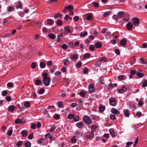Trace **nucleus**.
<instances>
[{"mask_svg":"<svg viewBox=\"0 0 147 147\" xmlns=\"http://www.w3.org/2000/svg\"><path fill=\"white\" fill-rule=\"evenodd\" d=\"M43 79L42 81L46 86H48L50 83L51 80L48 77V74L46 73H44L42 75Z\"/></svg>","mask_w":147,"mask_h":147,"instance_id":"1","label":"nucleus"},{"mask_svg":"<svg viewBox=\"0 0 147 147\" xmlns=\"http://www.w3.org/2000/svg\"><path fill=\"white\" fill-rule=\"evenodd\" d=\"M21 134L23 137L26 136L28 135V133L26 130H23L21 131Z\"/></svg>","mask_w":147,"mask_h":147,"instance_id":"16","label":"nucleus"},{"mask_svg":"<svg viewBox=\"0 0 147 147\" xmlns=\"http://www.w3.org/2000/svg\"><path fill=\"white\" fill-rule=\"evenodd\" d=\"M132 23L135 25H138L139 24V19L136 18H134L132 20Z\"/></svg>","mask_w":147,"mask_h":147,"instance_id":"7","label":"nucleus"},{"mask_svg":"<svg viewBox=\"0 0 147 147\" xmlns=\"http://www.w3.org/2000/svg\"><path fill=\"white\" fill-rule=\"evenodd\" d=\"M15 7L14 6H9L7 7V10L9 12H11L14 10Z\"/></svg>","mask_w":147,"mask_h":147,"instance_id":"21","label":"nucleus"},{"mask_svg":"<svg viewBox=\"0 0 147 147\" xmlns=\"http://www.w3.org/2000/svg\"><path fill=\"white\" fill-rule=\"evenodd\" d=\"M73 119L75 121H79L80 118L79 116L78 115H74Z\"/></svg>","mask_w":147,"mask_h":147,"instance_id":"26","label":"nucleus"},{"mask_svg":"<svg viewBox=\"0 0 147 147\" xmlns=\"http://www.w3.org/2000/svg\"><path fill=\"white\" fill-rule=\"evenodd\" d=\"M88 69L86 67H85L83 71V73L84 74H86L88 72Z\"/></svg>","mask_w":147,"mask_h":147,"instance_id":"46","label":"nucleus"},{"mask_svg":"<svg viewBox=\"0 0 147 147\" xmlns=\"http://www.w3.org/2000/svg\"><path fill=\"white\" fill-rule=\"evenodd\" d=\"M22 120L20 119H17L15 120V123L16 124H19L22 123Z\"/></svg>","mask_w":147,"mask_h":147,"instance_id":"37","label":"nucleus"},{"mask_svg":"<svg viewBox=\"0 0 147 147\" xmlns=\"http://www.w3.org/2000/svg\"><path fill=\"white\" fill-rule=\"evenodd\" d=\"M22 3L20 2H19L17 5V7L16 8L17 9L21 8L22 7Z\"/></svg>","mask_w":147,"mask_h":147,"instance_id":"58","label":"nucleus"},{"mask_svg":"<svg viewBox=\"0 0 147 147\" xmlns=\"http://www.w3.org/2000/svg\"><path fill=\"white\" fill-rule=\"evenodd\" d=\"M59 118L60 116L58 114H56L54 116V118L56 120L58 119Z\"/></svg>","mask_w":147,"mask_h":147,"instance_id":"55","label":"nucleus"},{"mask_svg":"<svg viewBox=\"0 0 147 147\" xmlns=\"http://www.w3.org/2000/svg\"><path fill=\"white\" fill-rule=\"evenodd\" d=\"M64 29L65 30V31L64 32V34L65 35H66V32L70 33L71 32V30L69 28V27L68 26H65L64 28Z\"/></svg>","mask_w":147,"mask_h":147,"instance_id":"14","label":"nucleus"},{"mask_svg":"<svg viewBox=\"0 0 147 147\" xmlns=\"http://www.w3.org/2000/svg\"><path fill=\"white\" fill-rule=\"evenodd\" d=\"M88 34V32H83L80 33V36L81 37L86 36Z\"/></svg>","mask_w":147,"mask_h":147,"instance_id":"27","label":"nucleus"},{"mask_svg":"<svg viewBox=\"0 0 147 147\" xmlns=\"http://www.w3.org/2000/svg\"><path fill=\"white\" fill-rule=\"evenodd\" d=\"M98 127L95 125H92L90 126L91 131H92L94 133L95 131V130Z\"/></svg>","mask_w":147,"mask_h":147,"instance_id":"17","label":"nucleus"},{"mask_svg":"<svg viewBox=\"0 0 147 147\" xmlns=\"http://www.w3.org/2000/svg\"><path fill=\"white\" fill-rule=\"evenodd\" d=\"M25 146L26 147H30L31 143L30 142H26L25 143Z\"/></svg>","mask_w":147,"mask_h":147,"instance_id":"40","label":"nucleus"},{"mask_svg":"<svg viewBox=\"0 0 147 147\" xmlns=\"http://www.w3.org/2000/svg\"><path fill=\"white\" fill-rule=\"evenodd\" d=\"M109 131L112 137H114L115 136V132L113 129H110Z\"/></svg>","mask_w":147,"mask_h":147,"instance_id":"22","label":"nucleus"},{"mask_svg":"<svg viewBox=\"0 0 147 147\" xmlns=\"http://www.w3.org/2000/svg\"><path fill=\"white\" fill-rule=\"evenodd\" d=\"M95 46L96 48H100L102 47V45L100 41H98L95 43Z\"/></svg>","mask_w":147,"mask_h":147,"instance_id":"19","label":"nucleus"},{"mask_svg":"<svg viewBox=\"0 0 147 147\" xmlns=\"http://www.w3.org/2000/svg\"><path fill=\"white\" fill-rule=\"evenodd\" d=\"M126 28L129 30H130L133 28V25L131 23L128 22L126 25Z\"/></svg>","mask_w":147,"mask_h":147,"instance_id":"9","label":"nucleus"},{"mask_svg":"<svg viewBox=\"0 0 147 147\" xmlns=\"http://www.w3.org/2000/svg\"><path fill=\"white\" fill-rule=\"evenodd\" d=\"M118 78L119 80H123L124 79V76L123 75H120L119 76Z\"/></svg>","mask_w":147,"mask_h":147,"instance_id":"47","label":"nucleus"},{"mask_svg":"<svg viewBox=\"0 0 147 147\" xmlns=\"http://www.w3.org/2000/svg\"><path fill=\"white\" fill-rule=\"evenodd\" d=\"M124 13V12L123 11H119L118 13V14L119 15L120 17H122Z\"/></svg>","mask_w":147,"mask_h":147,"instance_id":"61","label":"nucleus"},{"mask_svg":"<svg viewBox=\"0 0 147 147\" xmlns=\"http://www.w3.org/2000/svg\"><path fill=\"white\" fill-rule=\"evenodd\" d=\"M61 71L63 72H65L66 71V67L65 66L63 67L61 69Z\"/></svg>","mask_w":147,"mask_h":147,"instance_id":"60","label":"nucleus"},{"mask_svg":"<svg viewBox=\"0 0 147 147\" xmlns=\"http://www.w3.org/2000/svg\"><path fill=\"white\" fill-rule=\"evenodd\" d=\"M13 131L11 130H9L7 132V134L8 136H10L12 135Z\"/></svg>","mask_w":147,"mask_h":147,"instance_id":"52","label":"nucleus"},{"mask_svg":"<svg viewBox=\"0 0 147 147\" xmlns=\"http://www.w3.org/2000/svg\"><path fill=\"white\" fill-rule=\"evenodd\" d=\"M74 115L73 114H69L68 116V118L69 119H73Z\"/></svg>","mask_w":147,"mask_h":147,"instance_id":"44","label":"nucleus"},{"mask_svg":"<svg viewBox=\"0 0 147 147\" xmlns=\"http://www.w3.org/2000/svg\"><path fill=\"white\" fill-rule=\"evenodd\" d=\"M45 91V90L43 88H41L38 92V93L39 94H42Z\"/></svg>","mask_w":147,"mask_h":147,"instance_id":"49","label":"nucleus"},{"mask_svg":"<svg viewBox=\"0 0 147 147\" xmlns=\"http://www.w3.org/2000/svg\"><path fill=\"white\" fill-rule=\"evenodd\" d=\"M58 107L59 108H62L63 107V105L62 104V101H59L58 102Z\"/></svg>","mask_w":147,"mask_h":147,"instance_id":"31","label":"nucleus"},{"mask_svg":"<svg viewBox=\"0 0 147 147\" xmlns=\"http://www.w3.org/2000/svg\"><path fill=\"white\" fill-rule=\"evenodd\" d=\"M54 21L51 19H49L47 21V23L49 25L52 24L54 23Z\"/></svg>","mask_w":147,"mask_h":147,"instance_id":"32","label":"nucleus"},{"mask_svg":"<svg viewBox=\"0 0 147 147\" xmlns=\"http://www.w3.org/2000/svg\"><path fill=\"white\" fill-rule=\"evenodd\" d=\"M147 86V80H145L143 81V82L142 84L143 87H145Z\"/></svg>","mask_w":147,"mask_h":147,"instance_id":"42","label":"nucleus"},{"mask_svg":"<svg viewBox=\"0 0 147 147\" xmlns=\"http://www.w3.org/2000/svg\"><path fill=\"white\" fill-rule=\"evenodd\" d=\"M55 76H60L61 74V72L60 71H57L55 72L54 74Z\"/></svg>","mask_w":147,"mask_h":147,"instance_id":"53","label":"nucleus"},{"mask_svg":"<svg viewBox=\"0 0 147 147\" xmlns=\"http://www.w3.org/2000/svg\"><path fill=\"white\" fill-rule=\"evenodd\" d=\"M92 5L95 7H98L99 5V4L97 2H94L92 3Z\"/></svg>","mask_w":147,"mask_h":147,"instance_id":"34","label":"nucleus"},{"mask_svg":"<svg viewBox=\"0 0 147 147\" xmlns=\"http://www.w3.org/2000/svg\"><path fill=\"white\" fill-rule=\"evenodd\" d=\"M95 91L94 85L93 84H90L89 86V91L90 93L94 92Z\"/></svg>","mask_w":147,"mask_h":147,"instance_id":"5","label":"nucleus"},{"mask_svg":"<svg viewBox=\"0 0 147 147\" xmlns=\"http://www.w3.org/2000/svg\"><path fill=\"white\" fill-rule=\"evenodd\" d=\"M41 83V80L39 79H37L35 82V84L36 85H39Z\"/></svg>","mask_w":147,"mask_h":147,"instance_id":"33","label":"nucleus"},{"mask_svg":"<svg viewBox=\"0 0 147 147\" xmlns=\"http://www.w3.org/2000/svg\"><path fill=\"white\" fill-rule=\"evenodd\" d=\"M94 136V134L92 131L88 132L84 137V140H92Z\"/></svg>","mask_w":147,"mask_h":147,"instance_id":"3","label":"nucleus"},{"mask_svg":"<svg viewBox=\"0 0 147 147\" xmlns=\"http://www.w3.org/2000/svg\"><path fill=\"white\" fill-rule=\"evenodd\" d=\"M16 108V107L14 105H11L9 106L8 109L9 111H10L11 112H13L14 110H15Z\"/></svg>","mask_w":147,"mask_h":147,"instance_id":"12","label":"nucleus"},{"mask_svg":"<svg viewBox=\"0 0 147 147\" xmlns=\"http://www.w3.org/2000/svg\"><path fill=\"white\" fill-rule=\"evenodd\" d=\"M23 144V142L22 141H18L16 144V146L18 147H20Z\"/></svg>","mask_w":147,"mask_h":147,"instance_id":"43","label":"nucleus"},{"mask_svg":"<svg viewBox=\"0 0 147 147\" xmlns=\"http://www.w3.org/2000/svg\"><path fill=\"white\" fill-rule=\"evenodd\" d=\"M90 55L89 53H87L84 55L83 57L85 59H87L90 56Z\"/></svg>","mask_w":147,"mask_h":147,"instance_id":"35","label":"nucleus"},{"mask_svg":"<svg viewBox=\"0 0 147 147\" xmlns=\"http://www.w3.org/2000/svg\"><path fill=\"white\" fill-rule=\"evenodd\" d=\"M56 127L54 126H52L51 127V128L49 129L48 130H49V132H53L55 129Z\"/></svg>","mask_w":147,"mask_h":147,"instance_id":"39","label":"nucleus"},{"mask_svg":"<svg viewBox=\"0 0 147 147\" xmlns=\"http://www.w3.org/2000/svg\"><path fill=\"white\" fill-rule=\"evenodd\" d=\"M111 112L114 114H119L120 112L116 109L115 108H112L111 109Z\"/></svg>","mask_w":147,"mask_h":147,"instance_id":"11","label":"nucleus"},{"mask_svg":"<svg viewBox=\"0 0 147 147\" xmlns=\"http://www.w3.org/2000/svg\"><path fill=\"white\" fill-rule=\"evenodd\" d=\"M62 24V22L61 20L60 19L58 20L57 22V26H61Z\"/></svg>","mask_w":147,"mask_h":147,"instance_id":"38","label":"nucleus"},{"mask_svg":"<svg viewBox=\"0 0 147 147\" xmlns=\"http://www.w3.org/2000/svg\"><path fill=\"white\" fill-rule=\"evenodd\" d=\"M109 102L111 105L115 106L116 105L117 100L114 98H111L109 99Z\"/></svg>","mask_w":147,"mask_h":147,"instance_id":"4","label":"nucleus"},{"mask_svg":"<svg viewBox=\"0 0 147 147\" xmlns=\"http://www.w3.org/2000/svg\"><path fill=\"white\" fill-rule=\"evenodd\" d=\"M137 75L140 78H142L144 76V74L142 73H140L137 72Z\"/></svg>","mask_w":147,"mask_h":147,"instance_id":"41","label":"nucleus"},{"mask_svg":"<svg viewBox=\"0 0 147 147\" xmlns=\"http://www.w3.org/2000/svg\"><path fill=\"white\" fill-rule=\"evenodd\" d=\"M78 94L82 97H84L86 96V92L84 90H82Z\"/></svg>","mask_w":147,"mask_h":147,"instance_id":"20","label":"nucleus"},{"mask_svg":"<svg viewBox=\"0 0 147 147\" xmlns=\"http://www.w3.org/2000/svg\"><path fill=\"white\" fill-rule=\"evenodd\" d=\"M136 115L138 117H139L141 116L142 113L140 111H138L136 113Z\"/></svg>","mask_w":147,"mask_h":147,"instance_id":"59","label":"nucleus"},{"mask_svg":"<svg viewBox=\"0 0 147 147\" xmlns=\"http://www.w3.org/2000/svg\"><path fill=\"white\" fill-rule=\"evenodd\" d=\"M127 41L126 39H121L120 41V44L122 45L123 46H125L126 45Z\"/></svg>","mask_w":147,"mask_h":147,"instance_id":"13","label":"nucleus"},{"mask_svg":"<svg viewBox=\"0 0 147 147\" xmlns=\"http://www.w3.org/2000/svg\"><path fill=\"white\" fill-rule=\"evenodd\" d=\"M140 60L141 63L142 64H146V59H144V58H140Z\"/></svg>","mask_w":147,"mask_h":147,"instance_id":"25","label":"nucleus"},{"mask_svg":"<svg viewBox=\"0 0 147 147\" xmlns=\"http://www.w3.org/2000/svg\"><path fill=\"white\" fill-rule=\"evenodd\" d=\"M127 90V88L124 86H123L121 89H118L117 90L118 92L121 94H123Z\"/></svg>","mask_w":147,"mask_h":147,"instance_id":"6","label":"nucleus"},{"mask_svg":"<svg viewBox=\"0 0 147 147\" xmlns=\"http://www.w3.org/2000/svg\"><path fill=\"white\" fill-rule=\"evenodd\" d=\"M7 94V92L6 90H4L2 92V95L3 96H6Z\"/></svg>","mask_w":147,"mask_h":147,"instance_id":"62","label":"nucleus"},{"mask_svg":"<svg viewBox=\"0 0 147 147\" xmlns=\"http://www.w3.org/2000/svg\"><path fill=\"white\" fill-rule=\"evenodd\" d=\"M83 125V124L82 122H78L76 124V126L79 128H81Z\"/></svg>","mask_w":147,"mask_h":147,"instance_id":"23","label":"nucleus"},{"mask_svg":"<svg viewBox=\"0 0 147 147\" xmlns=\"http://www.w3.org/2000/svg\"><path fill=\"white\" fill-rule=\"evenodd\" d=\"M106 61H107V59L105 58H101L100 59V61H97V63H95L94 64H98L99 63L101 64L105 63H102V62H106Z\"/></svg>","mask_w":147,"mask_h":147,"instance_id":"10","label":"nucleus"},{"mask_svg":"<svg viewBox=\"0 0 147 147\" xmlns=\"http://www.w3.org/2000/svg\"><path fill=\"white\" fill-rule=\"evenodd\" d=\"M110 119L111 120H115L116 119L115 116V115L111 114L110 117Z\"/></svg>","mask_w":147,"mask_h":147,"instance_id":"45","label":"nucleus"},{"mask_svg":"<svg viewBox=\"0 0 147 147\" xmlns=\"http://www.w3.org/2000/svg\"><path fill=\"white\" fill-rule=\"evenodd\" d=\"M30 102H26L24 103V105L26 107H28L30 106Z\"/></svg>","mask_w":147,"mask_h":147,"instance_id":"63","label":"nucleus"},{"mask_svg":"<svg viewBox=\"0 0 147 147\" xmlns=\"http://www.w3.org/2000/svg\"><path fill=\"white\" fill-rule=\"evenodd\" d=\"M92 19V17L91 15H89L86 16V19L88 20H90Z\"/></svg>","mask_w":147,"mask_h":147,"instance_id":"50","label":"nucleus"},{"mask_svg":"<svg viewBox=\"0 0 147 147\" xmlns=\"http://www.w3.org/2000/svg\"><path fill=\"white\" fill-rule=\"evenodd\" d=\"M78 55L77 54H74L71 57V59L72 61H76V60L78 58Z\"/></svg>","mask_w":147,"mask_h":147,"instance_id":"8","label":"nucleus"},{"mask_svg":"<svg viewBox=\"0 0 147 147\" xmlns=\"http://www.w3.org/2000/svg\"><path fill=\"white\" fill-rule=\"evenodd\" d=\"M48 36L49 38L52 39H54L56 38V36L55 34H49Z\"/></svg>","mask_w":147,"mask_h":147,"instance_id":"30","label":"nucleus"},{"mask_svg":"<svg viewBox=\"0 0 147 147\" xmlns=\"http://www.w3.org/2000/svg\"><path fill=\"white\" fill-rule=\"evenodd\" d=\"M78 105L77 104L76 102H74L71 104V106L72 107H74Z\"/></svg>","mask_w":147,"mask_h":147,"instance_id":"56","label":"nucleus"},{"mask_svg":"<svg viewBox=\"0 0 147 147\" xmlns=\"http://www.w3.org/2000/svg\"><path fill=\"white\" fill-rule=\"evenodd\" d=\"M50 135H51L50 133H47V134H46L45 135V138L46 139H48V138H49V137Z\"/></svg>","mask_w":147,"mask_h":147,"instance_id":"54","label":"nucleus"},{"mask_svg":"<svg viewBox=\"0 0 147 147\" xmlns=\"http://www.w3.org/2000/svg\"><path fill=\"white\" fill-rule=\"evenodd\" d=\"M33 135L32 134H29L28 136V138L29 139H32L33 138Z\"/></svg>","mask_w":147,"mask_h":147,"instance_id":"64","label":"nucleus"},{"mask_svg":"<svg viewBox=\"0 0 147 147\" xmlns=\"http://www.w3.org/2000/svg\"><path fill=\"white\" fill-rule=\"evenodd\" d=\"M83 121L85 123L88 125H90L92 122V120L91 118L88 116L87 115L84 116Z\"/></svg>","mask_w":147,"mask_h":147,"instance_id":"2","label":"nucleus"},{"mask_svg":"<svg viewBox=\"0 0 147 147\" xmlns=\"http://www.w3.org/2000/svg\"><path fill=\"white\" fill-rule=\"evenodd\" d=\"M124 115L127 117H129V111L127 109L125 110L124 112Z\"/></svg>","mask_w":147,"mask_h":147,"instance_id":"24","label":"nucleus"},{"mask_svg":"<svg viewBox=\"0 0 147 147\" xmlns=\"http://www.w3.org/2000/svg\"><path fill=\"white\" fill-rule=\"evenodd\" d=\"M95 47L94 46L92 45H91L89 47V49L91 51H93L94 50Z\"/></svg>","mask_w":147,"mask_h":147,"instance_id":"51","label":"nucleus"},{"mask_svg":"<svg viewBox=\"0 0 147 147\" xmlns=\"http://www.w3.org/2000/svg\"><path fill=\"white\" fill-rule=\"evenodd\" d=\"M136 73V71L135 70H132L130 71V74L132 75L135 74Z\"/></svg>","mask_w":147,"mask_h":147,"instance_id":"57","label":"nucleus"},{"mask_svg":"<svg viewBox=\"0 0 147 147\" xmlns=\"http://www.w3.org/2000/svg\"><path fill=\"white\" fill-rule=\"evenodd\" d=\"M75 134L77 138L82 137V134L79 131H76Z\"/></svg>","mask_w":147,"mask_h":147,"instance_id":"15","label":"nucleus"},{"mask_svg":"<svg viewBox=\"0 0 147 147\" xmlns=\"http://www.w3.org/2000/svg\"><path fill=\"white\" fill-rule=\"evenodd\" d=\"M62 16V14L60 13H58L54 15V17L55 19H56L57 18H61Z\"/></svg>","mask_w":147,"mask_h":147,"instance_id":"28","label":"nucleus"},{"mask_svg":"<svg viewBox=\"0 0 147 147\" xmlns=\"http://www.w3.org/2000/svg\"><path fill=\"white\" fill-rule=\"evenodd\" d=\"M71 142L73 143H76V139L75 136H73L71 139Z\"/></svg>","mask_w":147,"mask_h":147,"instance_id":"36","label":"nucleus"},{"mask_svg":"<svg viewBox=\"0 0 147 147\" xmlns=\"http://www.w3.org/2000/svg\"><path fill=\"white\" fill-rule=\"evenodd\" d=\"M65 9L68 10L69 11H71L73 9V7L71 5L65 7Z\"/></svg>","mask_w":147,"mask_h":147,"instance_id":"18","label":"nucleus"},{"mask_svg":"<svg viewBox=\"0 0 147 147\" xmlns=\"http://www.w3.org/2000/svg\"><path fill=\"white\" fill-rule=\"evenodd\" d=\"M111 13L110 11H108L107 12H105L104 14V17H106L108 16Z\"/></svg>","mask_w":147,"mask_h":147,"instance_id":"48","label":"nucleus"},{"mask_svg":"<svg viewBox=\"0 0 147 147\" xmlns=\"http://www.w3.org/2000/svg\"><path fill=\"white\" fill-rule=\"evenodd\" d=\"M99 109L100 112H102L105 110V107L104 106L100 105L99 107Z\"/></svg>","mask_w":147,"mask_h":147,"instance_id":"29","label":"nucleus"}]
</instances>
